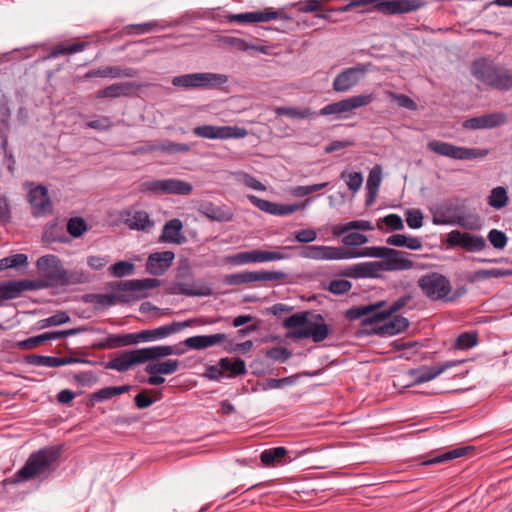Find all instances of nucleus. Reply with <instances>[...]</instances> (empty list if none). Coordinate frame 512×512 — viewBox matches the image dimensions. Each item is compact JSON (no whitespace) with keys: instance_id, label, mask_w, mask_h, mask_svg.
I'll use <instances>...</instances> for the list:
<instances>
[{"instance_id":"nucleus-33","label":"nucleus","mask_w":512,"mask_h":512,"mask_svg":"<svg viewBox=\"0 0 512 512\" xmlns=\"http://www.w3.org/2000/svg\"><path fill=\"white\" fill-rule=\"evenodd\" d=\"M130 300L131 298L126 294H88L85 296V301L94 304L96 308L110 307L116 303H128Z\"/></svg>"},{"instance_id":"nucleus-28","label":"nucleus","mask_w":512,"mask_h":512,"mask_svg":"<svg viewBox=\"0 0 512 512\" xmlns=\"http://www.w3.org/2000/svg\"><path fill=\"white\" fill-rule=\"evenodd\" d=\"M141 88L140 84L134 82H119L113 83L97 91V98H119L126 97L132 94L133 89Z\"/></svg>"},{"instance_id":"nucleus-7","label":"nucleus","mask_w":512,"mask_h":512,"mask_svg":"<svg viewBox=\"0 0 512 512\" xmlns=\"http://www.w3.org/2000/svg\"><path fill=\"white\" fill-rule=\"evenodd\" d=\"M358 7L373 5V9L384 15H397L417 11L425 6L423 0H356Z\"/></svg>"},{"instance_id":"nucleus-4","label":"nucleus","mask_w":512,"mask_h":512,"mask_svg":"<svg viewBox=\"0 0 512 512\" xmlns=\"http://www.w3.org/2000/svg\"><path fill=\"white\" fill-rule=\"evenodd\" d=\"M38 278L35 280H17L22 291L58 288L64 274V266L60 258L46 254L36 261Z\"/></svg>"},{"instance_id":"nucleus-55","label":"nucleus","mask_w":512,"mask_h":512,"mask_svg":"<svg viewBox=\"0 0 512 512\" xmlns=\"http://www.w3.org/2000/svg\"><path fill=\"white\" fill-rule=\"evenodd\" d=\"M190 150V145L186 143H176L172 141H166L164 143L158 144V151L168 153V154H177V153H186Z\"/></svg>"},{"instance_id":"nucleus-25","label":"nucleus","mask_w":512,"mask_h":512,"mask_svg":"<svg viewBox=\"0 0 512 512\" xmlns=\"http://www.w3.org/2000/svg\"><path fill=\"white\" fill-rule=\"evenodd\" d=\"M139 71L131 67H119V66H106L96 69H91L85 74V78H134L137 77Z\"/></svg>"},{"instance_id":"nucleus-38","label":"nucleus","mask_w":512,"mask_h":512,"mask_svg":"<svg viewBox=\"0 0 512 512\" xmlns=\"http://www.w3.org/2000/svg\"><path fill=\"white\" fill-rule=\"evenodd\" d=\"M89 45L88 42H77L73 44L59 43L51 48L47 58L53 59L61 55H71L83 51Z\"/></svg>"},{"instance_id":"nucleus-30","label":"nucleus","mask_w":512,"mask_h":512,"mask_svg":"<svg viewBox=\"0 0 512 512\" xmlns=\"http://www.w3.org/2000/svg\"><path fill=\"white\" fill-rule=\"evenodd\" d=\"M224 340L223 333H217L212 335H197L192 336L181 342L180 344H184L185 346L195 349L201 350L216 344L221 343Z\"/></svg>"},{"instance_id":"nucleus-48","label":"nucleus","mask_w":512,"mask_h":512,"mask_svg":"<svg viewBox=\"0 0 512 512\" xmlns=\"http://www.w3.org/2000/svg\"><path fill=\"white\" fill-rule=\"evenodd\" d=\"M507 202L508 196L504 187L498 186L491 190L490 195L488 196V204L491 207L501 209L506 206Z\"/></svg>"},{"instance_id":"nucleus-18","label":"nucleus","mask_w":512,"mask_h":512,"mask_svg":"<svg viewBox=\"0 0 512 512\" xmlns=\"http://www.w3.org/2000/svg\"><path fill=\"white\" fill-rule=\"evenodd\" d=\"M366 70L360 66L349 67L340 72L333 80V90L336 92H347L358 84Z\"/></svg>"},{"instance_id":"nucleus-12","label":"nucleus","mask_w":512,"mask_h":512,"mask_svg":"<svg viewBox=\"0 0 512 512\" xmlns=\"http://www.w3.org/2000/svg\"><path fill=\"white\" fill-rule=\"evenodd\" d=\"M446 242L450 247H460L468 252H479L487 246L482 236L471 235L459 230L449 232Z\"/></svg>"},{"instance_id":"nucleus-6","label":"nucleus","mask_w":512,"mask_h":512,"mask_svg":"<svg viewBox=\"0 0 512 512\" xmlns=\"http://www.w3.org/2000/svg\"><path fill=\"white\" fill-rule=\"evenodd\" d=\"M417 286L431 301L446 302L452 292L450 280L439 272H429L419 277Z\"/></svg>"},{"instance_id":"nucleus-15","label":"nucleus","mask_w":512,"mask_h":512,"mask_svg":"<svg viewBox=\"0 0 512 512\" xmlns=\"http://www.w3.org/2000/svg\"><path fill=\"white\" fill-rule=\"evenodd\" d=\"M409 327V321L401 315L391 316L388 321L373 324L372 326L361 327L362 331L368 335H396L405 331Z\"/></svg>"},{"instance_id":"nucleus-23","label":"nucleus","mask_w":512,"mask_h":512,"mask_svg":"<svg viewBox=\"0 0 512 512\" xmlns=\"http://www.w3.org/2000/svg\"><path fill=\"white\" fill-rule=\"evenodd\" d=\"M278 16L279 13L277 11H274L271 8H267L263 11H254L239 14H226V22H237L243 24L269 22L271 20L277 19Z\"/></svg>"},{"instance_id":"nucleus-41","label":"nucleus","mask_w":512,"mask_h":512,"mask_svg":"<svg viewBox=\"0 0 512 512\" xmlns=\"http://www.w3.org/2000/svg\"><path fill=\"white\" fill-rule=\"evenodd\" d=\"M193 187L190 183L180 179H164V194L189 195Z\"/></svg>"},{"instance_id":"nucleus-61","label":"nucleus","mask_w":512,"mask_h":512,"mask_svg":"<svg viewBox=\"0 0 512 512\" xmlns=\"http://www.w3.org/2000/svg\"><path fill=\"white\" fill-rule=\"evenodd\" d=\"M388 96L391 100L396 101L400 107L411 111L417 110L416 102L405 94H397L395 92L389 91Z\"/></svg>"},{"instance_id":"nucleus-63","label":"nucleus","mask_w":512,"mask_h":512,"mask_svg":"<svg viewBox=\"0 0 512 512\" xmlns=\"http://www.w3.org/2000/svg\"><path fill=\"white\" fill-rule=\"evenodd\" d=\"M489 242L495 249H503L508 241L506 234L500 230L492 229L487 236Z\"/></svg>"},{"instance_id":"nucleus-29","label":"nucleus","mask_w":512,"mask_h":512,"mask_svg":"<svg viewBox=\"0 0 512 512\" xmlns=\"http://www.w3.org/2000/svg\"><path fill=\"white\" fill-rule=\"evenodd\" d=\"M183 223L178 218H173L163 226L160 241L166 243L182 244L185 238L181 235Z\"/></svg>"},{"instance_id":"nucleus-47","label":"nucleus","mask_w":512,"mask_h":512,"mask_svg":"<svg viewBox=\"0 0 512 512\" xmlns=\"http://www.w3.org/2000/svg\"><path fill=\"white\" fill-rule=\"evenodd\" d=\"M274 111L279 116H287L297 119H305L315 114L309 107H276Z\"/></svg>"},{"instance_id":"nucleus-57","label":"nucleus","mask_w":512,"mask_h":512,"mask_svg":"<svg viewBox=\"0 0 512 512\" xmlns=\"http://www.w3.org/2000/svg\"><path fill=\"white\" fill-rule=\"evenodd\" d=\"M382 180V167L375 165L369 172V176L366 183L367 190L378 191Z\"/></svg>"},{"instance_id":"nucleus-1","label":"nucleus","mask_w":512,"mask_h":512,"mask_svg":"<svg viewBox=\"0 0 512 512\" xmlns=\"http://www.w3.org/2000/svg\"><path fill=\"white\" fill-rule=\"evenodd\" d=\"M63 448L61 445L45 446L31 453L21 467L6 482L16 484L33 479H48L57 469Z\"/></svg>"},{"instance_id":"nucleus-50","label":"nucleus","mask_w":512,"mask_h":512,"mask_svg":"<svg viewBox=\"0 0 512 512\" xmlns=\"http://www.w3.org/2000/svg\"><path fill=\"white\" fill-rule=\"evenodd\" d=\"M478 343V334L476 332L461 333L455 343V347L460 350L470 349Z\"/></svg>"},{"instance_id":"nucleus-59","label":"nucleus","mask_w":512,"mask_h":512,"mask_svg":"<svg viewBox=\"0 0 512 512\" xmlns=\"http://www.w3.org/2000/svg\"><path fill=\"white\" fill-rule=\"evenodd\" d=\"M352 288V283L345 279H335L329 283L328 291L334 295H343L349 292Z\"/></svg>"},{"instance_id":"nucleus-43","label":"nucleus","mask_w":512,"mask_h":512,"mask_svg":"<svg viewBox=\"0 0 512 512\" xmlns=\"http://www.w3.org/2000/svg\"><path fill=\"white\" fill-rule=\"evenodd\" d=\"M473 449L474 448L471 446L455 448L445 453H442L436 457H433L427 461H424L423 465L438 464L452 459L460 458L462 456H465L469 451H472Z\"/></svg>"},{"instance_id":"nucleus-24","label":"nucleus","mask_w":512,"mask_h":512,"mask_svg":"<svg viewBox=\"0 0 512 512\" xmlns=\"http://www.w3.org/2000/svg\"><path fill=\"white\" fill-rule=\"evenodd\" d=\"M175 258L172 251L156 252L149 255L146 262V270L154 276H160L169 269Z\"/></svg>"},{"instance_id":"nucleus-35","label":"nucleus","mask_w":512,"mask_h":512,"mask_svg":"<svg viewBox=\"0 0 512 512\" xmlns=\"http://www.w3.org/2000/svg\"><path fill=\"white\" fill-rule=\"evenodd\" d=\"M385 305L386 301L381 300L368 305L355 306L345 311V317L350 321L358 320L363 316L368 318L372 314L377 313V310L384 307Z\"/></svg>"},{"instance_id":"nucleus-31","label":"nucleus","mask_w":512,"mask_h":512,"mask_svg":"<svg viewBox=\"0 0 512 512\" xmlns=\"http://www.w3.org/2000/svg\"><path fill=\"white\" fill-rule=\"evenodd\" d=\"M158 285L157 279H133L115 283L113 289L118 292H136L155 288Z\"/></svg>"},{"instance_id":"nucleus-58","label":"nucleus","mask_w":512,"mask_h":512,"mask_svg":"<svg viewBox=\"0 0 512 512\" xmlns=\"http://www.w3.org/2000/svg\"><path fill=\"white\" fill-rule=\"evenodd\" d=\"M70 321V316L65 312H58L48 318L42 319L39 324L41 328H46L49 326H58L65 324Z\"/></svg>"},{"instance_id":"nucleus-16","label":"nucleus","mask_w":512,"mask_h":512,"mask_svg":"<svg viewBox=\"0 0 512 512\" xmlns=\"http://www.w3.org/2000/svg\"><path fill=\"white\" fill-rule=\"evenodd\" d=\"M411 300L412 295L405 294L399 297L397 300L393 301L390 305L387 306L386 304L384 307L377 310V313L372 314L368 318H364L361 321V327L372 326L373 324H378L384 320L389 319L395 313L405 308Z\"/></svg>"},{"instance_id":"nucleus-56","label":"nucleus","mask_w":512,"mask_h":512,"mask_svg":"<svg viewBox=\"0 0 512 512\" xmlns=\"http://www.w3.org/2000/svg\"><path fill=\"white\" fill-rule=\"evenodd\" d=\"M381 223L387 225L393 231H400L404 228L402 218L397 214H388L377 222V228L382 229Z\"/></svg>"},{"instance_id":"nucleus-64","label":"nucleus","mask_w":512,"mask_h":512,"mask_svg":"<svg viewBox=\"0 0 512 512\" xmlns=\"http://www.w3.org/2000/svg\"><path fill=\"white\" fill-rule=\"evenodd\" d=\"M229 372V377H235L246 372V365L242 359H236L234 361L226 358V373Z\"/></svg>"},{"instance_id":"nucleus-22","label":"nucleus","mask_w":512,"mask_h":512,"mask_svg":"<svg viewBox=\"0 0 512 512\" xmlns=\"http://www.w3.org/2000/svg\"><path fill=\"white\" fill-rule=\"evenodd\" d=\"M27 363L35 366L42 367H60L68 364L82 363L90 364L91 361L83 358L76 357H55V356H43V355H28L26 357Z\"/></svg>"},{"instance_id":"nucleus-34","label":"nucleus","mask_w":512,"mask_h":512,"mask_svg":"<svg viewBox=\"0 0 512 512\" xmlns=\"http://www.w3.org/2000/svg\"><path fill=\"white\" fill-rule=\"evenodd\" d=\"M264 41L258 40V43H249L245 41L244 39L233 37V36H226V45L231 46L232 48L238 50V51H249L254 50L257 52H260L262 54H268L270 51V46L263 44Z\"/></svg>"},{"instance_id":"nucleus-20","label":"nucleus","mask_w":512,"mask_h":512,"mask_svg":"<svg viewBox=\"0 0 512 512\" xmlns=\"http://www.w3.org/2000/svg\"><path fill=\"white\" fill-rule=\"evenodd\" d=\"M507 122V116L503 112H494L472 117L465 120L462 124L463 128L476 130L499 127Z\"/></svg>"},{"instance_id":"nucleus-2","label":"nucleus","mask_w":512,"mask_h":512,"mask_svg":"<svg viewBox=\"0 0 512 512\" xmlns=\"http://www.w3.org/2000/svg\"><path fill=\"white\" fill-rule=\"evenodd\" d=\"M283 326L292 329L286 334L290 339H312L315 343L324 341L331 333L330 326L326 324L321 314L303 311L287 317Z\"/></svg>"},{"instance_id":"nucleus-45","label":"nucleus","mask_w":512,"mask_h":512,"mask_svg":"<svg viewBox=\"0 0 512 512\" xmlns=\"http://www.w3.org/2000/svg\"><path fill=\"white\" fill-rule=\"evenodd\" d=\"M451 223H455L463 229L471 231L479 230L482 227L481 218L477 214L456 215L455 220Z\"/></svg>"},{"instance_id":"nucleus-52","label":"nucleus","mask_w":512,"mask_h":512,"mask_svg":"<svg viewBox=\"0 0 512 512\" xmlns=\"http://www.w3.org/2000/svg\"><path fill=\"white\" fill-rule=\"evenodd\" d=\"M134 268V264L129 261H118L111 265L110 271L113 276L122 278L124 276L132 275Z\"/></svg>"},{"instance_id":"nucleus-46","label":"nucleus","mask_w":512,"mask_h":512,"mask_svg":"<svg viewBox=\"0 0 512 512\" xmlns=\"http://www.w3.org/2000/svg\"><path fill=\"white\" fill-rule=\"evenodd\" d=\"M193 134L197 137L206 139H223L224 127H217L213 125L197 126L193 129Z\"/></svg>"},{"instance_id":"nucleus-5","label":"nucleus","mask_w":512,"mask_h":512,"mask_svg":"<svg viewBox=\"0 0 512 512\" xmlns=\"http://www.w3.org/2000/svg\"><path fill=\"white\" fill-rule=\"evenodd\" d=\"M390 248L388 247H365L361 250L346 249L332 246H305L300 255L303 258L315 260H339L357 257H374L385 260Z\"/></svg>"},{"instance_id":"nucleus-9","label":"nucleus","mask_w":512,"mask_h":512,"mask_svg":"<svg viewBox=\"0 0 512 512\" xmlns=\"http://www.w3.org/2000/svg\"><path fill=\"white\" fill-rule=\"evenodd\" d=\"M28 195L27 199L31 206L32 215L34 217H42L52 213L53 202L50 199L48 189L42 184L35 185L27 183Z\"/></svg>"},{"instance_id":"nucleus-40","label":"nucleus","mask_w":512,"mask_h":512,"mask_svg":"<svg viewBox=\"0 0 512 512\" xmlns=\"http://www.w3.org/2000/svg\"><path fill=\"white\" fill-rule=\"evenodd\" d=\"M125 223L130 229L133 230H145L146 228L153 225L150 217L145 211H135L128 213Z\"/></svg>"},{"instance_id":"nucleus-14","label":"nucleus","mask_w":512,"mask_h":512,"mask_svg":"<svg viewBox=\"0 0 512 512\" xmlns=\"http://www.w3.org/2000/svg\"><path fill=\"white\" fill-rule=\"evenodd\" d=\"M176 293L186 296H203L209 294V289L197 284L188 267L178 270L174 284Z\"/></svg>"},{"instance_id":"nucleus-39","label":"nucleus","mask_w":512,"mask_h":512,"mask_svg":"<svg viewBox=\"0 0 512 512\" xmlns=\"http://www.w3.org/2000/svg\"><path fill=\"white\" fill-rule=\"evenodd\" d=\"M130 390L129 385L104 387L90 395L92 404L96 402H103L111 399L114 396L122 395Z\"/></svg>"},{"instance_id":"nucleus-32","label":"nucleus","mask_w":512,"mask_h":512,"mask_svg":"<svg viewBox=\"0 0 512 512\" xmlns=\"http://www.w3.org/2000/svg\"><path fill=\"white\" fill-rule=\"evenodd\" d=\"M140 353L143 359V363L158 360L173 354L180 355L184 353V350L174 349L169 345L152 346L140 348Z\"/></svg>"},{"instance_id":"nucleus-11","label":"nucleus","mask_w":512,"mask_h":512,"mask_svg":"<svg viewBox=\"0 0 512 512\" xmlns=\"http://www.w3.org/2000/svg\"><path fill=\"white\" fill-rule=\"evenodd\" d=\"M374 98L375 97L372 93L352 96L324 106L320 110L319 114L326 116L347 113L354 109L369 105L373 102Z\"/></svg>"},{"instance_id":"nucleus-3","label":"nucleus","mask_w":512,"mask_h":512,"mask_svg":"<svg viewBox=\"0 0 512 512\" xmlns=\"http://www.w3.org/2000/svg\"><path fill=\"white\" fill-rule=\"evenodd\" d=\"M193 320L173 321L169 324L154 328L141 330L135 333L124 335L110 334L98 346L104 349H113L123 346L138 344L140 342H150L167 338L173 334L182 331L184 328L191 326Z\"/></svg>"},{"instance_id":"nucleus-37","label":"nucleus","mask_w":512,"mask_h":512,"mask_svg":"<svg viewBox=\"0 0 512 512\" xmlns=\"http://www.w3.org/2000/svg\"><path fill=\"white\" fill-rule=\"evenodd\" d=\"M180 362L177 359H167L165 361L150 362L145 367L147 374L170 375L179 369Z\"/></svg>"},{"instance_id":"nucleus-54","label":"nucleus","mask_w":512,"mask_h":512,"mask_svg":"<svg viewBox=\"0 0 512 512\" xmlns=\"http://www.w3.org/2000/svg\"><path fill=\"white\" fill-rule=\"evenodd\" d=\"M87 230V224L81 217H72L67 223V231L73 237H80Z\"/></svg>"},{"instance_id":"nucleus-42","label":"nucleus","mask_w":512,"mask_h":512,"mask_svg":"<svg viewBox=\"0 0 512 512\" xmlns=\"http://www.w3.org/2000/svg\"><path fill=\"white\" fill-rule=\"evenodd\" d=\"M374 227L369 221L366 220H353L343 225H335L332 228L333 236L339 237L350 230H362V231H370L373 230Z\"/></svg>"},{"instance_id":"nucleus-8","label":"nucleus","mask_w":512,"mask_h":512,"mask_svg":"<svg viewBox=\"0 0 512 512\" xmlns=\"http://www.w3.org/2000/svg\"><path fill=\"white\" fill-rule=\"evenodd\" d=\"M427 149L434 154L457 160L483 158L488 154V150L486 149L458 147L440 140L429 141L427 143Z\"/></svg>"},{"instance_id":"nucleus-60","label":"nucleus","mask_w":512,"mask_h":512,"mask_svg":"<svg viewBox=\"0 0 512 512\" xmlns=\"http://www.w3.org/2000/svg\"><path fill=\"white\" fill-rule=\"evenodd\" d=\"M265 355L271 360L285 362L292 356V353L289 349L279 346L266 350Z\"/></svg>"},{"instance_id":"nucleus-19","label":"nucleus","mask_w":512,"mask_h":512,"mask_svg":"<svg viewBox=\"0 0 512 512\" xmlns=\"http://www.w3.org/2000/svg\"><path fill=\"white\" fill-rule=\"evenodd\" d=\"M462 362L463 361L461 360H452L446 361L437 366H423L419 369H411L409 374L414 377V380L410 385H418L433 380L447 369L452 368Z\"/></svg>"},{"instance_id":"nucleus-27","label":"nucleus","mask_w":512,"mask_h":512,"mask_svg":"<svg viewBox=\"0 0 512 512\" xmlns=\"http://www.w3.org/2000/svg\"><path fill=\"white\" fill-rule=\"evenodd\" d=\"M380 271H382L380 262L375 261L348 266L340 274L350 278H376Z\"/></svg>"},{"instance_id":"nucleus-26","label":"nucleus","mask_w":512,"mask_h":512,"mask_svg":"<svg viewBox=\"0 0 512 512\" xmlns=\"http://www.w3.org/2000/svg\"><path fill=\"white\" fill-rule=\"evenodd\" d=\"M499 65L487 58H479L471 64V74L473 77L486 85L487 87L495 76Z\"/></svg>"},{"instance_id":"nucleus-62","label":"nucleus","mask_w":512,"mask_h":512,"mask_svg":"<svg viewBox=\"0 0 512 512\" xmlns=\"http://www.w3.org/2000/svg\"><path fill=\"white\" fill-rule=\"evenodd\" d=\"M407 225L412 229H419L423 225V213L419 209H409L405 212Z\"/></svg>"},{"instance_id":"nucleus-13","label":"nucleus","mask_w":512,"mask_h":512,"mask_svg":"<svg viewBox=\"0 0 512 512\" xmlns=\"http://www.w3.org/2000/svg\"><path fill=\"white\" fill-rule=\"evenodd\" d=\"M288 258L284 253L278 251L251 250L239 252L235 255L226 257V261L235 265L244 263H262L268 261H277Z\"/></svg>"},{"instance_id":"nucleus-17","label":"nucleus","mask_w":512,"mask_h":512,"mask_svg":"<svg viewBox=\"0 0 512 512\" xmlns=\"http://www.w3.org/2000/svg\"><path fill=\"white\" fill-rule=\"evenodd\" d=\"M410 254L405 251L390 248L385 260H381L382 271H404L416 267V264L408 258Z\"/></svg>"},{"instance_id":"nucleus-10","label":"nucleus","mask_w":512,"mask_h":512,"mask_svg":"<svg viewBox=\"0 0 512 512\" xmlns=\"http://www.w3.org/2000/svg\"><path fill=\"white\" fill-rule=\"evenodd\" d=\"M222 76L214 73H191L176 76L172 79L175 87L184 89L212 88L222 83Z\"/></svg>"},{"instance_id":"nucleus-51","label":"nucleus","mask_w":512,"mask_h":512,"mask_svg":"<svg viewBox=\"0 0 512 512\" xmlns=\"http://www.w3.org/2000/svg\"><path fill=\"white\" fill-rule=\"evenodd\" d=\"M248 200L258 209L271 215L277 214L278 203L269 200L261 199L255 195H248Z\"/></svg>"},{"instance_id":"nucleus-21","label":"nucleus","mask_w":512,"mask_h":512,"mask_svg":"<svg viewBox=\"0 0 512 512\" xmlns=\"http://www.w3.org/2000/svg\"><path fill=\"white\" fill-rule=\"evenodd\" d=\"M143 364L140 349L121 352L117 357L105 364L106 369L126 372L134 365Z\"/></svg>"},{"instance_id":"nucleus-49","label":"nucleus","mask_w":512,"mask_h":512,"mask_svg":"<svg viewBox=\"0 0 512 512\" xmlns=\"http://www.w3.org/2000/svg\"><path fill=\"white\" fill-rule=\"evenodd\" d=\"M287 453L285 447H274L264 450L260 455V460L264 466H273L277 459L283 458Z\"/></svg>"},{"instance_id":"nucleus-53","label":"nucleus","mask_w":512,"mask_h":512,"mask_svg":"<svg viewBox=\"0 0 512 512\" xmlns=\"http://www.w3.org/2000/svg\"><path fill=\"white\" fill-rule=\"evenodd\" d=\"M341 178L345 179L346 185L352 192H357L363 183V176L361 172H346L341 173Z\"/></svg>"},{"instance_id":"nucleus-44","label":"nucleus","mask_w":512,"mask_h":512,"mask_svg":"<svg viewBox=\"0 0 512 512\" xmlns=\"http://www.w3.org/2000/svg\"><path fill=\"white\" fill-rule=\"evenodd\" d=\"M89 281V275L82 270H67L64 269V274L60 281L59 287H66L70 285L84 284Z\"/></svg>"},{"instance_id":"nucleus-36","label":"nucleus","mask_w":512,"mask_h":512,"mask_svg":"<svg viewBox=\"0 0 512 512\" xmlns=\"http://www.w3.org/2000/svg\"><path fill=\"white\" fill-rule=\"evenodd\" d=\"M488 87L499 91L512 90V71L505 66L499 65Z\"/></svg>"}]
</instances>
